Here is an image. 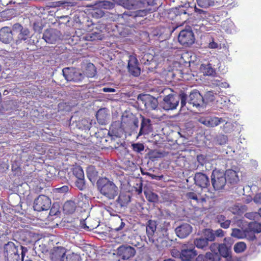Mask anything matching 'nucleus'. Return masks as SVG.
Returning <instances> with one entry per match:
<instances>
[{"label": "nucleus", "mask_w": 261, "mask_h": 261, "mask_svg": "<svg viewBox=\"0 0 261 261\" xmlns=\"http://www.w3.org/2000/svg\"><path fill=\"white\" fill-rule=\"evenodd\" d=\"M200 70L204 75L214 76L216 74L215 69L210 63L201 64Z\"/></svg>", "instance_id": "obj_30"}, {"label": "nucleus", "mask_w": 261, "mask_h": 261, "mask_svg": "<svg viewBox=\"0 0 261 261\" xmlns=\"http://www.w3.org/2000/svg\"><path fill=\"white\" fill-rule=\"evenodd\" d=\"M137 58L130 56L128 60L127 69L128 72L133 76L137 77L140 75L141 67Z\"/></svg>", "instance_id": "obj_14"}, {"label": "nucleus", "mask_w": 261, "mask_h": 261, "mask_svg": "<svg viewBox=\"0 0 261 261\" xmlns=\"http://www.w3.org/2000/svg\"><path fill=\"white\" fill-rule=\"evenodd\" d=\"M141 56L142 58L141 61L144 64H149L153 59V56L150 53L144 52Z\"/></svg>", "instance_id": "obj_44"}, {"label": "nucleus", "mask_w": 261, "mask_h": 261, "mask_svg": "<svg viewBox=\"0 0 261 261\" xmlns=\"http://www.w3.org/2000/svg\"><path fill=\"white\" fill-rule=\"evenodd\" d=\"M116 3L113 1H109L107 0L97 1L94 4L89 6V7H93L94 8H99L101 9L111 10L115 7Z\"/></svg>", "instance_id": "obj_27"}, {"label": "nucleus", "mask_w": 261, "mask_h": 261, "mask_svg": "<svg viewBox=\"0 0 261 261\" xmlns=\"http://www.w3.org/2000/svg\"><path fill=\"white\" fill-rule=\"evenodd\" d=\"M187 103L189 107L192 106L198 111L203 110L206 108V102L203 96L198 90L195 89L190 92L187 95Z\"/></svg>", "instance_id": "obj_6"}, {"label": "nucleus", "mask_w": 261, "mask_h": 261, "mask_svg": "<svg viewBox=\"0 0 261 261\" xmlns=\"http://www.w3.org/2000/svg\"><path fill=\"white\" fill-rule=\"evenodd\" d=\"M92 7L93 9V11L91 12V14L93 17L95 18H99L104 16L105 12L101 8H94L93 7Z\"/></svg>", "instance_id": "obj_48"}, {"label": "nucleus", "mask_w": 261, "mask_h": 261, "mask_svg": "<svg viewBox=\"0 0 261 261\" xmlns=\"http://www.w3.org/2000/svg\"><path fill=\"white\" fill-rule=\"evenodd\" d=\"M139 124V121L138 118L136 117H133L132 118L130 119L129 125L130 127L131 134H136L137 135L138 129Z\"/></svg>", "instance_id": "obj_40"}, {"label": "nucleus", "mask_w": 261, "mask_h": 261, "mask_svg": "<svg viewBox=\"0 0 261 261\" xmlns=\"http://www.w3.org/2000/svg\"><path fill=\"white\" fill-rule=\"evenodd\" d=\"M171 93L165 96L160 105L165 111L173 110L176 109L180 100L181 108L186 107L187 94L180 91L179 93L171 91Z\"/></svg>", "instance_id": "obj_1"}, {"label": "nucleus", "mask_w": 261, "mask_h": 261, "mask_svg": "<svg viewBox=\"0 0 261 261\" xmlns=\"http://www.w3.org/2000/svg\"><path fill=\"white\" fill-rule=\"evenodd\" d=\"M171 255L176 258H179L181 259V250L178 251L177 249H173L171 251Z\"/></svg>", "instance_id": "obj_62"}, {"label": "nucleus", "mask_w": 261, "mask_h": 261, "mask_svg": "<svg viewBox=\"0 0 261 261\" xmlns=\"http://www.w3.org/2000/svg\"><path fill=\"white\" fill-rule=\"evenodd\" d=\"M157 229V224L154 220H149L146 225V233L150 241H152Z\"/></svg>", "instance_id": "obj_31"}, {"label": "nucleus", "mask_w": 261, "mask_h": 261, "mask_svg": "<svg viewBox=\"0 0 261 261\" xmlns=\"http://www.w3.org/2000/svg\"><path fill=\"white\" fill-rule=\"evenodd\" d=\"M211 179L212 185L215 191L225 189L227 182L226 181V177L223 171L214 170L211 174Z\"/></svg>", "instance_id": "obj_8"}, {"label": "nucleus", "mask_w": 261, "mask_h": 261, "mask_svg": "<svg viewBox=\"0 0 261 261\" xmlns=\"http://www.w3.org/2000/svg\"><path fill=\"white\" fill-rule=\"evenodd\" d=\"M114 254L122 260H128L134 257L136 254L134 247L128 244H122L119 246L115 250Z\"/></svg>", "instance_id": "obj_10"}, {"label": "nucleus", "mask_w": 261, "mask_h": 261, "mask_svg": "<svg viewBox=\"0 0 261 261\" xmlns=\"http://www.w3.org/2000/svg\"><path fill=\"white\" fill-rule=\"evenodd\" d=\"M74 184L76 187L80 190L83 191L86 189L85 180L84 178L75 179Z\"/></svg>", "instance_id": "obj_49"}, {"label": "nucleus", "mask_w": 261, "mask_h": 261, "mask_svg": "<svg viewBox=\"0 0 261 261\" xmlns=\"http://www.w3.org/2000/svg\"><path fill=\"white\" fill-rule=\"evenodd\" d=\"M231 236L238 239L245 238L248 240L249 239H251L252 238H254V236L252 235L250 236L248 234V232L246 230V228L243 230L238 228L232 229Z\"/></svg>", "instance_id": "obj_29"}, {"label": "nucleus", "mask_w": 261, "mask_h": 261, "mask_svg": "<svg viewBox=\"0 0 261 261\" xmlns=\"http://www.w3.org/2000/svg\"><path fill=\"white\" fill-rule=\"evenodd\" d=\"M198 121L207 127H214L223 123L225 121V119L223 118L207 116L200 117L198 119Z\"/></svg>", "instance_id": "obj_16"}, {"label": "nucleus", "mask_w": 261, "mask_h": 261, "mask_svg": "<svg viewBox=\"0 0 261 261\" xmlns=\"http://www.w3.org/2000/svg\"><path fill=\"white\" fill-rule=\"evenodd\" d=\"M97 122L102 125H106L109 123L110 115L109 110L106 108L99 109L96 114Z\"/></svg>", "instance_id": "obj_19"}, {"label": "nucleus", "mask_w": 261, "mask_h": 261, "mask_svg": "<svg viewBox=\"0 0 261 261\" xmlns=\"http://www.w3.org/2000/svg\"><path fill=\"white\" fill-rule=\"evenodd\" d=\"M96 186L100 193L109 200L114 199L118 194V188L108 178H99Z\"/></svg>", "instance_id": "obj_2"}, {"label": "nucleus", "mask_w": 261, "mask_h": 261, "mask_svg": "<svg viewBox=\"0 0 261 261\" xmlns=\"http://www.w3.org/2000/svg\"><path fill=\"white\" fill-rule=\"evenodd\" d=\"M87 175L88 179L91 181H94L98 176V172L93 166H89L87 169Z\"/></svg>", "instance_id": "obj_39"}, {"label": "nucleus", "mask_w": 261, "mask_h": 261, "mask_svg": "<svg viewBox=\"0 0 261 261\" xmlns=\"http://www.w3.org/2000/svg\"><path fill=\"white\" fill-rule=\"evenodd\" d=\"M195 11L196 13H197V15L199 16H198V18L199 19H204L207 16V12L206 11L203 10L202 9H199L197 8L196 6L195 7Z\"/></svg>", "instance_id": "obj_55"}, {"label": "nucleus", "mask_w": 261, "mask_h": 261, "mask_svg": "<svg viewBox=\"0 0 261 261\" xmlns=\"http://www.w3.org/2000/svg\"><path fill=\"white\" fill-rule=\"evenodd\" d=\"M215 93L211 91H208L206 92L204 96H203L204 101L206 102V106L208 102H212L215 99Z\"/></svg>", "instance_id": "obj_46"}, {"label": "nucleus", "mask_w": 261, "mask_h": 261, "mask_svg": "<svg viewBox=\"0 0 261 261\" xmlns=\"http://www.w3.org/2000/svg\"><path fill=\"white\" fill-rule=\"evenodd\" d=\"M96 73V69L94 64L91 63L87 64L85 69V74L87 76L89 77H94Z\"/></svg>", "instance_id": "obj_41"}, {"label": "nucleus", "mask_w": 261, "mask_h": 261, "mask_svg": "<svg viewBox=\"0 0 261 261\" xmlns=\"http://www.w3.org/2000/svg\"><path fill=\"white\" fill-rule=\"evenodd\" d=\"M73 174L75 176V179L84 178V171L81 167L74 168L73 170Z\"/></svg>", "instance_id": "obj_51"}, {"label": "nucleus", "mask_w": 261, "mask_h": 261, "mask_svg": "<svg viewBox=\"0 0 261 261\" xmlns=\"http://www.w3.org/2000/svg\"><path fill=\"white\" fill-rule=\"evenodd\" d=\"M197 5L203 8H207L214 5V0H196Z\"/></svg>", "instance_id": "obj_43"}, {"label": "nucleus", "mask_w": 261, "mask_h": 261, "mask_svg": "<svg viewBox=\"0 0 261 261\" xmlns=\"http://www.w3.org/2000/svg\"><path fill=\"white\" fill-rule=\"evenodd\" d=\"M132 147L135 152L141 153L145 148L144 144L140 143H133L132 144Z\"/></svg>", "instance_id": "obj_52"}, {"label": "nucleus", "mask_w": 261, "mask_h": 261, "mask_svg": "<svg viewBox=\"0 0 261 261\" xmlns=\"http://www.w3.org/2000/svg\"><path fill=\"white\" fill-rule=\"evenodd\" d=\"M233 243V240L230 237L225 238L224 239V242L222 244H225L226 246L232 248V245Z\"/></svg>", "instance_id": "obj_63"}, {"label": "nucleus", "mask_w": 261, "mask_h": 261, "mask_svg": "<svg viewBox=\"0 0 261 261\" xmlns=\"http://www.w3.org/2000/svg\"><path fill=\"white\" fill-rule=\"evenodd\" d=\"M213 84L214 85H216L217 86L220 87L222 88H228L229 86V84L228 83H227L226 82H222L221 81H219V80H214L213 82Z\"/></svg>", "instance_id": "obj_58"}, {"label": "nucleus", "mask_w": 261, "mask_h": 261, "mask_svg": "<svg viewBox=\"0 0 261 261\" xmlns=\"http://www.w3.org/2000/svg\"><path fill=\"white\" fill-rule=\"evenodd\" d=\"M197 261H221V258L217 253L207 252L204 254H199L196 257Z\"/></svg>", "instance_id": "obj_28"}, {"label": "nucleus", "mask_w": 261, "mask_h": 261, "mask_svg": "<svg viewBox=\"0 0 261 261\" xmlns=\"http://www.w3.org/2000/svg\"><path fill=\"white\" fill-rule=\"evenodd\" d=\"M192 229L190 224L184 223L175 228V232L178 238L184 239L190 235L192 231Z\"/></svg>", "instance_id": "obj_21"}, {"label": "nucleus", "mask_w": 261, "mask_h": 261, "mask_svg": "<svg viewBox=\"0 0 261 261\" xmlns=\"http://www.w3.org/2000/svg\"><path fill=\"white\" fill-rule=\"evenodd\" d=\"M178 42L186 47L192 45L195 40L194 33L191 29H185L181 31L178 36Z\"/></svg>", "instance_id": "obj_12"}, {"label": "nucleus", "mask_w": 261, "mask_h": 261, "mask_svg": "<svg viewBox=\"0 0 261 261\" xmlns=\"http://www.w3.org/2000/svg\"><path fill=\"white\" fill-rule=\"evenodd\" d=\"M96 139L95 137H91L90 138V141L92 142V143L97 146H104L106 145V143L107 142L108 140L107 139V138L104 136H102V137H100V140L99 142L96 141L95 140Z\"/></svg>", "instance_id": "obj_47"}, {"label": "nucleus", "mask_w": 261, "mask_h": 261, "mask_svg": "<svg viewBox=\"0 0 261 261\" xmlns=\"http://www.w3.org/2000/svg\"><path fill=\"white\" fill-rule=\"evenodd\" d=\"M187 197L189 199H193L195 200L197 202H198V195L194 192H190L186 194Z\"/></svg>", "instance_id": "obj_59"}, {"label": "nucleus", "mask_w": 261, "mask_h": 261, "mask_svg": "<svg viewBox=\"0 0 261 261\" xmlns=\"http://www.w3.org/2000/svg\"><path fill=\"white\" fill-rule=\"evenodd\" d=\"M115 221L116 223H117L118 224H120V225L118 227H116L114 228H112V230L119 231L123 229L125 225V221H126V220L122 219V218H121V217L119 216L116 215Z\"/></svg>", "instance_id": "obj_42"}, {"label": "nucleus", "mask_w": 261, "mask_h": 261, "mask_svg": "<svg viewBox=\"0 0 261 261\" xmlns=\"http://www.w3.org/2000/svg\"><path fill=\"white\" fill-rule=\"evenodd\" d=\"M130 201V197L129 195L122 194L119 195L116 202L119 205L120 208L126 207Z\"/></svg>", "instance_id": "obj_35"}, {"label": "nucleus", "mask_w": 261, "mask_h": 261, "mask_svg": "<svg viewBox=\"0 0 261 261\" xmlns=\"http://www.w3.org/2000/svg\"><path fill=\"white\" fill-rule=\"evenodd\" d=\"M217 255L219 256L222 259V257L225 259L226 261H234L232 255L231 248L226 246L225 244L220 243L219 246Z\"/></svg>", "instance_id": "obj_22"}, {"label": "nucleus", "mask_w": 261, "mask_h": 261, "mask_svg": "<svg viewBox=\"0 0 261 261\" xmlns=\"http://www.w3.org/2000/svg\"><path fill=\"white\" fill-rule=\"evenodd\" d=\"M12 30L14 35L18 34L17 39L15 40L16 43H20L22 40H25L26 37H28V36H30V34L28 28L23 27L19 23H15L12 25Z\"/></svg>", "instance_id": "obj_13"}, {"label": "nucleus", "mask_w": 261, "mask_h": 261, "mask_svg": "<svg viewBox=\"0 0 261 261\" xmlns=\"http://www.w3.org/2000/svg\"><path fill=\"white\" fill-rule=\"evenodd\" d=\"M116 4L128 10H137L153 6L157 0H113Z\"/></svg>", "instance_id": "obj_4"}, {"label": "nucleus", "mask_w": 261, "mask_h": 261, "mask_svg": "<svg viewBox=\"0 0 261 261\" xmlns=\"http://www.w3.org/2000/svg\"><path fill=\"white\" fill-rule=\"evenodd\" d=\"M76 208L75 202L71 200L66 201L63 205V211L66 214H73Z\"/></svg>", "instance_id": "obj_34"}, {"label": "nucleus", "mask_w": 261, "mask_h": 261, "mask_svg": "<svg viewBox=\"0 0 261 261\" xmlns=\"http://www.w3.org/2000/svg\"><path fill=\"white\" fill-rule=\"evenodd\" d=\"M228 142V137L226 135L219 134L215 136L213 142L216 145H225Z\"/></svg>", "instance_id": "obj_37"}, {"label": "nucleus", "mask_w": 261, "mask_h": 261, "mask_svg": "<svg viewBox=\"0 0 261 261\" xmlns=\"http://www.w3.org/2000/svg\"><path fill=\"white\" fill-rule=\"evenodd\" d=\"M194 184L201 189L208 188L210 185V178L202 172H196L194 177Z\"/></svg>", "instance_id": "obj_17"}, {"label": "nucleus", "mask_w": 261, "mask_h": 261, "mask_svg": "<svg viewBox=\"0 0 261 261\" xmlns=\"http://www.w3.org/2000/svg\"><path fill=\"white\" fill-rule=\"evenodd\" d=\"M182 261H195L197 257V251L194 248H185L181 249Z\"/></svg>", "instance_id": "obj_23"}, {"label": "nucleus", "mask_w": 261, "mask_h": 261, "mask_svg": "<svg viewBox=\"0 0 261 261\" xmlns=\"http://www.w3.org/2000/svg\"><path fill=\"white\" fill-rule=\"evenodd\" d=\"M171 226L170 222L168 221H164L162 222L158 227V231L161 233L162 237L163 238H168V230Z\"/></svg>", "instance_id": "obj_32"}, {"label": "nucleus", "mask_w": 261, "mask_h": 261, "mask_svg": "<svg viewBox=\"0 0 261 261\" xmlns=\"http://www.w3.org/2000/svg\"><path fill=\"white\" fill-rule=\"evenodd\" d=\"M219 243H214L211 245L209 248L211 251V253H218V249H219Z\"/></svg>", "instance_id": "obj_60"}, {"label": "nucleus", "mask_w": 261, "mask_h": 261, "mask_svg": "<svg viewBox=\"0 0 261 261\" xmlns=\"http://www.w3.org/2000/svg\"><path fill=\"white\" fill-rule=\"evenodd\" d=\"M246 230L248 232L249 236H254V238L249 239V241H253L256 240L255 233H260L261 232V223L256 221H251L248 223L247 227L246 228Z\"/></svg>", "instance_id": "obj_25"}, {"label": "nucleus", "mask_w": 261, "mask_h": 261, "mask_svg": "<svg viewBox=\"0 0 261 261\" xmlns=\"http://www.w3.org/2000/svg\"><path fill=\"white\" fill-rule=\"evenodd\" d=\"M137 102L141 110L147 111L155 110L159 105L158 99L149 94H139Z\"/></svg>", "instance_id": "obj_5"}, {"label": "nucleus", "mask_w": 261, "mask_h": 261, "mask_svg": "<svg viewBox=\"0 0 261 261\" xmlns=\"http://www.w3.org/2000/svg\"><path fill=\"white\" fill-rule=\"evenodd\" d=\"M246 248V245L243 242H240L236 243L233 247L235 252L239 253L243 252Z\"/></svg>", "instance_id": "obj_45"}, {"label": "nucleus", "mask_w": 261, "mask_h": 261, "mask_svg": "<svg viewBox=\"0 0 261 261\" xmlns=\"http://www.w3.org/2000/svg\"><path fill=\"white\" fill-rule=\"evenodd\" d=\"M194 240V244L195 246L203 250H206L208 246V243L200 235Z\"/></svg>", "instance_id": "obj_38"}, {"label": "nucleus", "mask_w": 261, "mask_h": 261, "mask_svg": "<svg viewBox=\"0 0 261 261\" xmlns=\"http://www.w3.org/2000/svg\"><path fill=\"white\" fill-rule=\"evenodd\" d=\"M8 164L4 160L0 159V172H3L8 169Z\"/></svg>", "instance_id": "obj_64"}, {"label": "nucleus", "mask_w": 261, "mask_h": 261, "mask_svg": "<svg viewBox=\"0 0 261 261\" xmlns=\"http://www.w3.org/2000/svg\"><path fill=\"white\" fill-rule=\"evenodd\" d=\"M63 75L68 82L78 83L85 78V75L74 67H65L62 69Z\"/></svg>", "instance_id": "obj_9"}, {"label": "nucleus", "mask_w": 261, "mask_h": 261, "mask_svg": "<svg viewBox=\"0 0 261 261\" xmlns=\"http://www.w3.org/2000/svg\"><path fill=\"white\" fill-rule=\"evenodd\" d=\"M22 41H24L27 45L31 46L35 45L38 42V40H36L33 38V36L30 37V36H28V37H26L25 40H22Z\"/></svg>", "instance_id": "obj_57"}, {"label": "nucleus", "mask_w": 261, "mask_h": 261, "mask_svg": "<svg viewBox=\"0 0 261 261\" xmlns=\"http://www.w3.org/2000/svg\"><path fill=\"white\" fill-rule=\"evenodd\" d=\"M90 40H102L103 38V35L101 33L98 31H93L90 34Z\"/></svg>", "instance_id": "obj_54"}, {"label": "nucleus", "mask_w": 261, "mask_h": 261, "mask_svg": "<svg viewBox=\"0 0 261 261\" xmlns=\"http://www.w3.org/2000/svg\"><path fill=\"white\" fill-rule=\"evenodd\" d=\"M140 118L141 119L140 128L137 135V138L141 136L148 135L153 130L151 121L149 118H146L142 115H140Z\"/></svg>", "instance_id": "obj_15"}, {"label": "nucleus", "mask_w": 261, "mask_h": 261, "mask_svg": "<svg viewBox=\"0 0 261 261\" xmlns=\"http://www.w3.org/2000/svg\"><path fill=\"white\" fill-rule=\"evenodd\" d=\"M42 38L46 43L54 44L59 39V36L55 30L47 29L43 33Z\"/></svg>", "instance_id": "obj_26"}, {"label": "nucleus", "mask_w": 261, "mask_h": 261, "mask_svg": "<svg viewBox=\"0 0 261 261\" xmlns=\"http://www.w3.org/2000/svg\"><path fill=\"white\" fill-rule=\"evenodd\" d=\"M222 126H221L222 130L225 133H230L233 130V125L231 122L225 121Z\"/></svg>", "instance_id": "obj_50"}, {"label": "nucleus", "mask_w": 261, "mask_h": 261, "mask_svg": "<svg viewBox=\"0 0 261 261\" xmlns=\"http://www.w3.org/2000/svg\"><path fill=\"white\" fill-rule=\"evenodd\" d=\"M19 239L22 245H20L21 258L24 260L25 253L28 251L29 248L32 247L37 241V236L33 232L22 230L19 232Z\"/></svg>", "instance_id": "obj_3"}, {"label": "nucleus", "mask_w": 261, "mask_h": 261, "mask_svg": "<svg viewBox=\"0 0 261 261\" xmlns=\"http://www.w3.org/2000/svg\"><path fill=\"white\" fill-rule=\"evenodd\" d=\"M224 173L226 177V181L227 182V186L228 188L234 186L238 184L239 178L236 171L232 169H227Z\"/></svg>", "instance_id": "obj_24"}, {"label": "nucleus", "mask_w": 261, "mask_h": 261, "mask_svg": "<svg viewBox=\"0 0 261 261\" xmlns=\"http://www.w3.org/2000/svg\"><path fill=\"white\" fill-rule=\"evenodd\" d=\"M81 257L80 255L72 253L66 256L65 261H81Z\"/></svg>", "instance_id": "obj_53"}, {"label": "nucleus", "mask_w": 261, "mask_h": 261, "mask_svg": "<svg viewBox=\"0 0 261 261\" xmlns=\"http://www.w3.org/2000/svg\"><path fill=\"white\" fill-rule=\"evenodd\" d=\"M0 41L5 44H9L14 41L12 28L4 27L0 29Z\"/></svg>", "instance_id": "obj_18"}, {"label": "nucleus", "mask_w": 261, "mask_h": 261, "mask_svg": "<svg viewBox=\"0 0 261 261\" xmlns=\"http://www.w3.org/2000/svg\"><path fill=\"white\" fill-rule=\"evenodd\" d=\"M167 239H168V238H163L160 236L159 238L156 239L155 241L152 239V242L155 244L158 248H167L171 245Z\"/></svg>", "instance_id": "obj_36"}, {"label": "nucleus", "mask_w": 261, "mask_h": 261, "mask_svg": "<svg viewBox=\"0 0 261 261\" xmlns=\"http://www.w3.org/2000/svg\"><path fill=\"white\" fill-rule=\"evenodd\" d=\"M51 199L44 195H40L34 201L33 208L36 211L48 210L51 207Z\"/></svg>", "instance_id": "obj_11"}, {"label": "nucleus", "mask_w": 261, "mask_h": 261, "mask_svg": "<svg viewBox=\"0 0 261 261\" xmlns=\"http://www.w3.org/2000/svg\"><path fill=\"white\" fill-rule=\"evenodd\" d=\"M203 237L208 243L215 241L214 230L210 228H204L198 233Z\"/></svg>", "instance_id": "obj_33"}, {"label": "nucleus", "mask_w": 261, "mask_h": 261, "mask_svg": "<svg viewBox=\"0 0 261 261\" xmlns=\"http://www.w3.org/2000/svg\"><path fill=\"white\" fill-rule=\"evenodd\" d=\"M162 153L157 151H152L149 154V158L152 161H154L156 159L160 157V155Z\"/></svg>", "instance_id": "obj_61"}, {"label": "nucleus", "mask_w": 261, "mask_h": 261, "mask_svg": "<svg viewBox=\"0 0 261 261\" xmlns=\"http://www.w3.org/2000/svg\"><path fill=\"white\" fill-rule=\"evenodd\" d=\"M18 247L12 242H9L4 245V255L6 261H22Z\"/></svg>", "instance_id": "obj_7"}, {"label": "nucleus", "mask_w": 261, "mask_h": 261, "mask_svg": "<svg viewBox=\"0 0 261 261\" xmlns=\"http://www.w3.org/2000/svg\"><path fill=\"white\" fill-rule=\"evenodd\" d=\"M66 256V249L63 247H54L50 254L52 261H65Z\"/></svg>", "instance_id": "obj_20"}, {"label": "nucleus", "mask_w": 261, "mask_h": 261, "mask_svg": "<svg viewBox=\"0 0 261 261\" xmlns=\"http://www.w3.org/2000/svg\"><path fill=\"white\" fill-rule=\"evenodd\" d=\"M146 198L149 202L153 203H156L159 200L158 195L156 194L153 192H151L150 194L147 195Z\"/></svg>", "instance_id": "obj_56"}]
</instances>
